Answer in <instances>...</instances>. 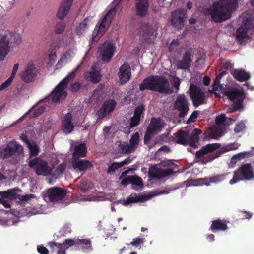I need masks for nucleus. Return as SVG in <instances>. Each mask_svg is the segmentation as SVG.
<instances>
[{
	"instance_id": "09e8293b",
	"label": "nucleus",
	"mask_w": 254,
	"mask_h": 254,
	"mask_svg": "<svg viewBox=\"0 0 254 254\" xmlns=\"http://www.w3.org/2000/svg\"><path fill=\"white\" fill-rule=\"evenodd\" d=\"M161 164L165 167H168L173 169H178V165L170 160L163 161L161 162Z\"/></svg>"
},
{
	"instance_id": "1a4fd4ad",
	"label": "nucleus",
	"mask_w": 254,
	"mask_h": 254,
	"mask_svg": "<svg viewBox=\"0 0 254 254\" xmlns=\"http://www.w3.org/2000/svg\"><path fill=\"white\" fill-rule=\"evenodd\" d=\"M28 165L38 175L46 176L52 174L51 167L46 161L40 157H35L29 160Z\"/></svg>"
},
{
	"instance_id": "2eb2a0df",
	"label": "nucleus",
	"mask_w": 254,
	"mask_h": 254,
	"mask_svg": "<svg viewBox=\"0 0 254 254\" xmlns=\"http://www.w3.org/2000/svg\"><path fill=\"white\" fill-rule=\"evenodd\" d=\"M37 76V70L33 62H29L24 70L20 74V77L25 83H28L34 81Z\"/></svg>"
},
{
	"instance_id": "f03ea898",
	"label": "nucleus",
	"mask_w": 254,
	"mask_h": 254,
	"mask_svg": "<svg viewBox=\"0 0 254 254\" xmlns=\"http://www.w3.org/2000/svg\"><path fill=\"white\" fill-rule=\"evenodd\" d=\"M139 88L141 91L149 90L166 95L172 93L168 79L161 75H150L145 78Z\"/></svg>"
},
{
	"instance_id": "69168bd1",
	"label": "nucleus",
	"mask_w": 254,
	"mask_h": 254,
	"mask_svg": "<svg viewBox=\"0 0 254 254\" xmlns=\"http://www.w3.org/2000/svg\"><path fill=\"white\" fill-rule=\"evenodd\" d=\"M143 242V239L140 238H136L133 239L132 241H131L129 244L138 247L139 246L141 243Z\"/></svg>"
},
{
	"instance_id": "393cba45",
	"label": "nucleus",
	"mask_w": 254,
	"mask_h": 254,
	"mask_svg": "<svg viewBox=\"0 0 254 254\" xmlns=\"http://www.w3.org/2000/svg\"><path fill=\"white\" fill-rule=\"evenodd\" d=\"M191 55L190 51L185 52L182 59L177 61L176 65L178 69H188L190 67L192 60L191 59Z\"/></svg>"
},
{
	"instance_id": "6e6552de",
	"label": "nucleus",
	"mask_w": 254,
	"mask_h": 254,
	"mask_svg": "<svg viewBox=\"0 0 254 254\" xmlns=\"http://www.w3.org/2000/svg\"><path fill=\"white\" fill-rule=\"evenodd\" d=\"M254 179V173L251 163H246L242 165L237 170L234 172V176L229 181L231 185H233L238 182L245 180H250Z\"/></svg>"
},
{
	"instance_id": "603ef678",
	"label": "nucleus",
	"mask_w": 254,
	"mask_h": 254,
	"mask_svg": "<svg viewBox=\"0 0 254 254\" xmlns=\"http://www.w3.org/2000/svg\"><path fill=\"white\" fill-rule=\"evenodd\" d=\"M120 164L119 162H113L110 166H109L107 173H114L116 170L121 168Z\"/></svg>"
},
{
	"instance_id": "412c9836",
	"label": "nucleus",
	"mask_w": 254,
	"mask_h": 254,
	"mask_svg": "<svg viewBox=\"0 0 254 254\" xmlns=\"http://www.w3.org/2000/svg\"><path fill=\"white\" fill-rule=\"evenodd\" d=\"M72 115L68 112L65 114L62 118V130L66 134H68L72 132L74 129V126L72 122Z\"/></svg>"
},
{
	"instance_id": "774afa93",
	"label": "nucleus",
	"mask_w": 254,
	"mask_h": 254,
	"mask_svg": "<svg viewBox=\"0 0 254 254\" xmlns=\"http://www.w3.org/2000/svg\"><path fill=\"white\" fill-rule=\"evenodd\" d=\"M17 190H19V191H21L20 190H19V189H17ZM16 190L15 189H13L12 190H7L8 191V195H9V197H14L15 198H17V197H18V195H19L20 194H17V193L16 192Z\"/></svg>"
},
{
	"instance_id": "c9c22d12",
	"label": "nucleus",
	"mask_w": 254,
	"mask_h": 254,
	"mask_svg": "<svg viewBox=\"0 0 254 254\" xmlns=\"http://www.w3.org/2000/svg\"><path fill=\"white\" fill-rule=\"evenodd\" d=\"M85 78L93 83H97L101 80V76L97 71H90L86 73Z\"/></svg>"
},
{
	"instance_id": "4468645a",
	"label": "nucleus",
	"mask_w": 254,
	"mask_h": 254,
	"mask_svg": "<svg viewBox=\"0 0 254 254\" xmlns=\"http://www.w3.org/2000/svg\"><path fill=\"white\" fill-rule=\"evenodd\" d=\"M253 27L252 21L251 18H247L243 21L239 28L236 31V38L238 41L242 43L249 38L248 32Z\"/></svg>"
},
{
	"instance_id": "a19ab883",
	"label": "nucleus",
	"mask_w": 254,
	"mask_h": 254,
	"mask_svg": "<svg viewBox=\"0 0 254 254\" xmlns=\"http://www.w3.org/2000/svg\"><path fill=\"white\" fill-rule=\"evenodd\" d=\"M145 111V106L143 105L137 106L134 109L133 116L139 118L141 120L144 118V112Z\"/></svg>"
},
{
	"instance_id": "e2e57ef3",
	"label": "nucleus",
	"mask_w": 254,
	"mask_h": 254,
	"mask_svg": "<svg viewBox=\"0 0 254 254\" xmlns=\"http://www.w3.org/2000/svg\"><path fill=\"white\" fill-rule=\"evenodd\" d=\"M197 181L200 184L205 185L206 186H209L210 183H212L211 181V177L209 178H200L198 179Z\"/></svg>"
},
{
	"instance_id": "4be33fe9",
	"label": "nucleus",
	"mask_w": 254,
	"mask_h": 254,
	"mask_svg": "<svg viewBox=\"0 0 254 254\" xmlns=\"http://www.w3.org/2000/svg\"><path fill=\"white\" fill-rule=\"evenodd\" d=\"M221 146V144L220 143H212L209 144L204 146H203L201 149L197 151L195 154L196 157L197 158H201L200 160V162L204 164L202 162V160L204 158L207 157L208 155L206 157H204L205 155H207L209 153H211L214 152L216 149L219 148ZM209 154L210 155H211Z\"/></svg>"
},
{
	"instance_id": "39448f33",
	"label": "nucleus",
	"mask_w": 254,
	"mask_h": 254,
	"mask_svg": "<svg viewBox=\"0 0 254 254\" xmlns=\"http://www.w3.org/2000/svg\"><path fill=\"white\" fill-rule=\"evenodd\" d=\"M22 146L15 140L9 141L5 146L0 147V157L3 159H11L13 164L18 162V158L23 153Z\"/></svg>"
},
{
	"instance_id": "4d7b16f0",
	"label": "nucleus",
	"mask_w": 254,
	"mask_h": 254,
	"mask_svg": "<svg viewBox=\"0 0 254 254\" xmlns=\"http://www.w3.org/2000/svg\"><path fill=\"white\" fill-rule=\"evenodd\" d=\"M226 117L225 114H222L220 115H218L216 117V119H215L216 124L218 126L221 125L223 123H224V122L226 121Z\"/></svg>"
},
{
	"instance_id": "e433bc0d",
	"label": "nucleus",
	"mask_w": 254,
	"mask_h": 254,
	"mask_svg": "<svg viewBox=\"0 0 254 254\" xmlns=\"http://www.w3.org/2000/svg\"><path fill=\"white\" fill-rule=\"evenodd\" d=\"M230 174V173L229 172H228L211 177V183L217 184L227 180V176Z\"/></svg>"
},
{
	"instance_id": "c756f323",
	"label": "nucleus",
	"mask_w": 254,
	"mask_h": 254,
	"mask_svg": "<svg viewBox=\"0 0 254 254\" xmlns=\"http://www.w3.org/2000/svg\"><path fill=\"white\" fill-rule=\"evenodd\" d=\"M163 127V124L160 118H153L151 119L150 124L147 128L151 130L154 133L160 131Z\"/></svg>"
},
{
	"instance_id": "b1692460",
	"label": "nucleus",
	"mask_w": 254,
	"mask_h": 254,
	"mask_svg": "<svg viewBox=\"0 0 254 254\" xmlns=\"http://www.w3.org/2000/svg\"><path fill=\"white\" fill-rule=\"evenodd\" d=\"M73 0H63L57 13L59 19H64L68 13Z\"/></svg>"
},
{
	"instance_id": "473e14b6",
	"label": "nucleus",
	"mask_w": 254,
	"mask_h": 254,
	"mask_svg": "<svg viewBox=\"0 0 254 254\" xmlns=\"http://www.w3.org/2000/svg\"><path fill=\"white\" fill-rule=\"evenodd\" d=\"M92 17H86L77 27L76 32L77 35H81L89 28V24L91 22Z\"/></svg>"
},
{
	"instance_id": "8fccbe9b",
	"label": "nucleus",
	"mask_w": 254,
	"mask_h": 254,
	"mask_svg": "<svg viewBox=\"0 0 254 254\" xmlns=\"http://www.w3.org/2000/svg\"><path fill=\"white\" fill-rule=\"evenodd\" d=\"M35 197V195L33 194H29L24 195H22L20 194L19 195H18L17 199L20 200L21 202H27L31 198H33Z\"/></svg>"
},
{
	"instance_id": "49530a36",
	"label": "nucleus",
	"mask_w": 254,
	"mask_h": 254,
	"mask_svg": "<svg viewBox=\"0 0 254 254\" xmlns=\"http://www.w3.org/2000/svg\"><path fill=\"white\" fill-rule=\"evenodd\" d=\"M30 156H36L39 152V149L36 144L29 145Z\"/></svg>"
},
{
	"instance_id": "f704fd0d",
	"label": "nucleus",
	"mask_w": 254,
	"mask_h": 254,
	"mask_svg": "<svg viewBox=\"0 0 254 254\" xmlns=\"http://www.w3.org/2000/svg\"><path fill=\"white\" fill-rule=\"evenodd\" d=\"M130 184H132V188L134 189H137V188H142L143 186V180L141 177L137 175L130 176Z\"/></svg>"
},
{
	"instance_id": "680f3d73",
	"label": "nucleus",
	"mask_w": 254,
	"mask_h": 254,
	"mask_svg": "<svg viewBox=\"0 0 254 254\" xmlns=\"http://www.w3.org/2000/svg\"><path fill=\"white\" fill-rule=\"evenodd\" d=\"M13 78L9 77L4 83H3L0 86V90H3L7 88L12 83Z\"/></svg>"
},
{
	"instance_id": "864d4df0",
	"label": "nucleus",
	"mask_w": 254,
	"mask_h": 254,
	"mask_svg": "<svg viewBox=\"0 0 254 254\" xmlns=\"http://www.w3.org/2000/svg\"><path fill=\"white\" fill-rule=\"evenodd\" d=\"M141 120L139 118L133 116L130 118V122L129 124V127L130 128H133L137 126L140 123Z\"/></svg>"
},
{
	"instance_id": "de8ad7c7",
	"label": "nucleus",
	"mask_w": 254,
	"mask_h": 254,
	"mask_svg": "<svg viewBox=\"0 0 254 254\" xmlns=\"http://www.w3.org/2000/svg\"><path fill=\"white\" fill-rule=\"evenodd\" d=\"M76 242L77 239H66L64 241V247L66 249H68L69 247L72 246H76Z\"/></svg>"
},
{
	"instance_id": "ddd939ff",
	"label": "nucleus",
	"mask_w": 254,
	"mask_h": 254,
	"mask_svg": "<svg viewBox=\"0 0 254 254\" xmlns=\"http://www.w3.org/2000/svg\"><path fill=\"white\" fill-rule=\"evenodd\" d=\"M117 106V102L114 99H109L104 102L101 107L97 112V120H101L110 116Z\"/></svg>"
},
{
	"instance_id": "c85d7f7f",
	"label": "nucleus",
	"mask_w": 254,
	"mask_h": 254,
	"mask_svg": "<svg viewBox=\"0 0 254 254\" xmlns=\"http://www.w3.org/2000/svg\"><path fill=\"white\" fill-rule=\"evenodd\" d=\"M233 77L240 82L246 81L250 78V74L242 69H235L232 73Z\"/></svg>"
},
{
	"instance_id": "a878e982",
	"label": "nucleus",
	"mask_w": 254,
	"mask_h": 254,
	"mask_svg": "<svg viewBox=\"0 0 254 254\" xmlns=\"http://www.w3.org/2000/svg\"><path fill=\"white\" fill-rule=\"evenodd\" d=\"M73 167L75 169H78L80 171H85L93 167L91 162L87 160L75 158L73 159L72 162Z\"/></svg>"
},
{
	"instance_id": "f257e3e1",
	"label": "nucleus",
	"mask_w": 254,
	"mask_h": 254,
	"mask_svg": "<svg viewBox=\"0 0 254 254\" xmlns=\"http://www.w3.org/2000/svg\"><path fill=\"white\" fill-rule=\"evenodd\" d=\"M237 7V0H224L221 3L215 2L206 13L216 23L222 22L230 19Z\"/></svg>"
},
{
	"instance_id": "aec40b11",
	"label": "nucleus",
	"mask_w": 254,
	"mask_h": 254,
	"mask_svg": "<svg viewBox=\"0 0 254 254\" xmlns=\"http://www.w3.org/2000/svg\"><path fill=\"white\" fill-rule=\"evenodd\" d=\"M186 18V16L183 10H175L171 13V24L176 28L181 29L184 26V22Z\"/></svg>"
},
{
	"instance_id": "0e129e2a",
	"label": "nucleus",
	"mask_w": 254,
	"mask_h": 254,
	"mask_svg": "<svg viewBox=\"0 0 254 254\" xmlns=\"http://www.w3.org/2000/svg\"><path fill=\"white\" fill-rule=\"evenodd\" d=\"M160 172L158 170H149L148 176L150 178H159Z\"/></svg>"
},
{
	"instance_id": "58836bf2",
	"label": "nucleus",
	"mask_w": 254,
	"mask_h": 254,
	"mask_svg": "<svg viewBox=\"0 0 254 254\" xmlns=\"http://www.w3.org/2000/svg\"><path fill=\"white\" fill-rule=\"evenodd\" d=\"M143 198L141 197H137L136 194H131L130 197L127 198L126 200L124 201L123 204L127 206L132 203H137L142 201Z\"/></svg>"
},
{
	"instance_id": "37998d69",
	"label": "nucleus",
	"mask_w": 254,
	"mask_h": 254,
	"mask_svg": "<svg viewBox=\"0 0 254 254\" xmlns=\"http://www.w3.org/2000/svg\"><path fill=\"white\" fill-rule=\"evenodd\" d=\"M252 153L251 152H243L237 154L232 157V160H240L245 157H248L252 156Z\"/></svg>"
},
{
	"instance_id": "72a5a7b5",
	"label": "nucleus",
	"mask_w": 254,
	"mask_h": 254,
	"mask_svg": "<svg viewBox=\"0 0 254 254\" xmlns=\"http://www.w3.org/2000/svg\"><path fill=\"white\" fill-rule=\"evenodd\" d=\"M76 247L79 250L81 249L84 251L86 250H92V245L91 241L89 239H77Z\"/></svg>"
},
{
	"instance_id": "13d9d810",
	"label": "nucleus",
	"mask_w": 254,
	"mask_h": 254,
	"mask_svg": "<svg viewBox=\"0 0 254 254\" xmlns=\"http://www.w3.org/2000/svg\"><path fill=\"white\" fill-rule=\"evenodd\" d=\"M199 114V111H197V110L194 111L192 113V114H191V115L190 116L189 118L188 119L187 123L188 124H189V123L193 122L195 121V120L197 118Z\"/></svg>"
},
{
	"instance_id": "338daca9",
	"label": "nucleus",
	"mask_w": 254,
	"mask_h": 254,
	"mask_svg": "<svg viewBox=\"0 0 254 254\" xmlns=\"http://www.w3.org/2000/svg\"><path fill=\"white\" fill-rule=\"evenodd\" d=\"M45 107L44 106H41L36 110H34L33 116L37 117L41 115V114L45 111Z\"/></svg>"
},
{
	"instance_id": "4c0bfd02",
	"label": "nucleus",
	"mask_w": 254,
	"mask_h": 254,
	"mask_svg": "<svg viewBox=\"0 0 254 254\" xmlns=\"http://www.w3.org/2000/svg\"><path fill=\"white\" fill-rule=\"evenodd\" d=\"M118 148L121 152L123 154L129 153L133 152L135 150V148H132L130 144L128 145L126 142L120 143L118 145Z\"/></svg>"
},
{
	"instance_id": "dca6fc26",
	"label": "nucleus",
	"mask_w": 254,
	"mask_h": 254,
	"mask_svg": "<svg viewBox=\"0 0 254 254\" xmlns=\"http://www.w3.org/2000/svg\"><path fill=\"white\" fill-rule=\"evenodd\" d=\"M240 146V144L237 142L229 144L225 146H223L220 150L217 151L213 154L210 155L207 157L203 159L202 160V162L203 164H206L208 162L212 161L215 159L220 157L223 153L237 149Z\"/></svg>"
},
{
	"instance_id": "7ed1b4c3",
	"label": "nucleus",
	"mask_w": 254,
	"mask_h": 254,
	"mask_svg": "<svg viewBox=\"0 0 254 254\" xmlns=\"http://www.w3.org/2000/svg\"><path fill=\"white\" fill-rule=\"evenodd\" d=\"M117 12L116 8L110 9L105 15L99 19L92 33V40L97 42L108 30L111 26Z\"/></svg>"
},
{
	"instance_id": "a18cd8bd",
	"label": "nucleus",
	"mask_w": 254,
	"mask_h": 254,
	"mask_svg": "<svg viewBox=\"0 0 254 254\" xmlns=\"http://www.w3.org/2000/svg\"><path fill=\"white\" fill-rule=\"evenodd\" d=\"M246 128V127L245 123L241 121L236 125L234 131L235 133H239L245 130Z\"/></svg>"
},
{
	"instance_id": "6ab92c4d",
	"label": "nucleus",
	"mask_w": 254,
	"mask_h": 254,
	"mask_svg": "<svg viewBox=\"0 0 254 254\" xmlns=\"http://www.w3.org/2000/svg\"><path fill=\"white\" fill-rule=\"evenodd\" d=\"M118 75L120 84L123 85L127 83L131 78V69L127 63H124L119 68Z\"/></svg>"
},
{
	"instance_id": "79ce46f5",
	"label": "nucleus",
	"mask_w": 254,
	"mask_h": 254,
	"mask_svg": "<svg viewBox=\"0 0 254 254\" xmlns=\"http://www.w3.org/2000/svg\"><path fill=\"white\" fill-rule=\"evenodd\" d=\"M91 184L87 180H83L80 181L79 188L82 192H85L91 188Z\"/></svg>"
},
{
	"instance_id": "c03bdc74",
	"label": "nucleus",
	"mask_w": 254,
	"mask_h": 254,
	"mask_svg": "<svg viewBox=\"0 0 254 254\" xmlns=\"http://www.w3.org/2000/svg\"><path fill=\"white\" fill-rule=\"evenodd\" d=\"M139 140V134L138 132H135L131 137L129 142L130 145L134 148V147L138 144Z\"/></svg>"
},
{
	"instance_id": "f8f14e48",
	"label": "nucleus",
	"mask_w": 254,
	"mask_h": 254,
	"mask_svg": "<svg viewBox=\"0 0 254 254\" xmlns=\"http://www.w3.org/2000/svg\"><path fill=\"white\" fill-rule=\"evenodd\" d=\"M174 109L179 112L178 116L180 118H184L187 115L189 110V103L184 94H179L177 96L174 104Z\"/></svg>"
},
{
	"instance_id": "bf43d9fd",
	"label": "nucleus",
	"mask_w": 254,
	"mask_h": 254,
	"mask_svg": "<svg viewBox=\"0 0 254 254\" xmlns=\"http://www.w3.org/2000/svg\"><path fill=\"white\" fill-rule=\"evenodd\" d=\"M81 87V84L79 82H77L71 84L69 87V89L71 91L73 92H76L80 89Z\"/></svg>"
},
{
	"instance_id": "ea45409f",
	"label": "nucleus",
	"mask_w": 254,
	"mask_h": 254,
	"mask_svg": "<svg viewBox=\"0 0 254 254\" xmlns=\"http://www.w3.org/2000/svg\"><path fill=\"white\" fill-rule=\"evenodd\" d=\"M65 28V23L64 21H60L55 25L54 32L56 34H61L64 33Z\"/></svg>"
},
{
	"instance_id": "f3484780",
	"label": "nucleus",
	"mask_w": 254,
	"mask_h": 254,
	"mask_svg": "<svg viewBox=\"0 0 254 254\" xmlns=\"http://www.w3.org/2000/svg\"><path fill=\"white\" fill-rule=\"evenodd\" d=\"M100 48L102 60L107 63L110 62L114 55L115 46L112 43L106 41L102 45Z\"/></svg>"
},
{
	"instance_id": "7c9ffc66",
	"label": "nucleus",
	"mask_w": 254,
	"mask_h": 254,
	"mask_svg": "<svg viewBox=\"0 0 254 254\" xmlns=\"http://www.w3.org/2000/svg\"><path fill=\"white\" fill-rule=\"evenodd\" d=\"M87 154V148L84 143H81L77 145L73 153V159L75 158H79L80 157H84Z\"/></svg>"
},
{
	"instance_id": "bb28decb",
	"label": "nucleus",
	"mask_w": 254,
	"mask_h": 254,
	"mask_svg": "<svg viewBox=\"0 0 254 254\" xmlns=\"http://www.w3.org/2000/svg\"><path fill=\"white\" fill-rule=\"evenodd\" d=\"M227 221L225 220L220 219L213 220L210 227V230L213 232H216L218 231H225L228 228Z\"/></svg>"
},
{
	"instance_id": "423d86ee",
	"label": "nucleus",
	"mask_w": 254,
	"mask_h": 254,
	"mask_svg": "<svg viewBox=\"0 0 254 254\" xmlns=\"http://www.w3.org/2000/svg\"><path fill=\"white\" fill-rule=\"evenodd\" d=\"M21 38L19 34L7 32L0 38V61L3 60L9 51V44H19Z\"/></svg>"
},
{
	"instance_id": "3c124183",
	"label": "nucleus",
	"mask_w": 254,
	"mask_h": 254,
	"mask_svg": "<svg viewBox=\"0 0 254 254\" xmlns=\"http://www.w3.org/2000/svg\"><path fill=\"white\" fill-rule=\"evenodd\" d=\"M220 80L217 77L215 78L213 84L212 90L213 91H221L223 88V85L220 84Z\"/></svg>"
},
{
	"instance_id": "0eeeda50",
	"label": "nucleus",
	"mask_w": 254,
	"mask_h": 254,
	"mask_svg": "<svg viewBox=\"0 0 254 254\" xmlns=\"http://www.w3.org/2000/svg\"><path fill=\"white\" fill-rule=\"evenodd\" d=\"M225 95L233 102L232 107L230 108L231 112L240 111L243 109V101L245 98L243 91L237 88H232L228 90Z\"/></svg>"
},
{
	"instance_id": "5fc2aeb1",
	"label": "nucleus",
	"mask_w": 254,
	"mask_h": 254,
	"mask_svg": "<svg viewBox=\"0 0 254 254\" xmlns=\"http://www.w3.org/2000/svg\"><path fill=\"white\" fill-rule=\"evenodd\" d=\"M66 167V164L65 163L60 164L55 170V175H60L65 170Z\"/></svg>"
},
{
	"instance_id": "052dcab7",
	"label": "nucleus",
	"mask_w": 254,
	"mask_h": 254,
	"mask_svg": "<svg viewBox=\"0 0 254 254\" xmlns=\"http://www.w3.org/2000/svg\"><path fill=\"white\" fill-rule=\"evenodd\" d=\"M49 63L53 64L57 59V55L56 51L54 50H52L51 52L49 54Z\"/></svg>"
},
{
	"instance_id": "9d476101",
	"label": "nucleus",
	"mask_w": 254,
	"mask_h": 254,
	"mask_svg": "<svg viewBox=\"0 0 254 254\" xmlns=\"http://www.w3.org/2000/svg\"><path fill=\"white\" fill-rule=\"evenodd\" d=\"M189 91L190 99L194 107H197L206 103L207 97L205 93L200 87L191 84L190 86Z\"/></svg>"
},
{
	"instance_id": "9b49d317",
	"label": "nucleus",
	"mask_w": 254,
	"mask_h": 254,
	"mask_svg": "<svg viewBox=\"0 0 254 254\" xmlns=\"http://www.w3.org/2000/svg\"><path fill=\"white\" fill-rule=\"evenodd\" d=\"M138 35L142 40L151 43L156 37L157 33L148 23H141L138 28Z\"/></svg>"
},
{
	"instance_id": "a211bd4d",
	"label": "nucleus",
	"mask_w": 254,
	"mask_h": 254,
	"mask_svg": "<svg viewBox=\"0 0 254 254\" xmlns=\"http://www.w3.org/2000/svg\"><path fill=\"white\" fill-rule=\"evenodd\" d=\"M49 200L51 202L62 200L66 195V190L61 188L55 187L47 190Z\"/></svg>"
},
{
	"instance_id": "20e7f679",
	"label": "nucleus",
	"mask_w": 254,
	"mask_h": 254,
	"mask_svg": "<svg viewBox=\"0 0 254 254\" xmlns=\"http://www.w3.org/2000/svg\"><path fill=\"white\" fill-rule=\"evenodd\" d=\"M76 71L77 69L74 70L64 78L56 86L51 93L44 99V102H48L51 99L52 102L57 103L60 100L65 99L67 95V92L65 90L69 81L75 77Z\"/></svg>"
},
{
	"instance_id": "2f4dec72",
	"label": "nucleus",
	"mask_w": 254,
	"mask_h": 254,
	"mask_svg": "<svg viewBox=\"0 0 254 254\" xmlns=\"http://www.w3.org/2000/svg\"><path fill=\"white\" fill-rule=\"evenodd\" d=\"M202 133L201 130L195 128L192 132L191 135L189 137V145L193 147H196L197 143L199 140V135Z\"/></svg>"
},
{
	"instance_id": "5701e85b",
	"label": "nucleus",
	"mask_w": 254,
	"mask_h": 254,
	"mask_svg": "<svg viewBox=\"0 0 254 254\" xmlns=\"http://www.w3.org/2000/svg\"><path fill=\"white\" fill-rule=\"evenodd\" d=\"M135 10L137 16L143 18L146 16L149 6V0H135Z\"/></svg>"
},
{
	"instance_id": "6e6d98bb",
	"label": "nucleus",
	"mask_w": 254,
	"mask_h": 254,
	"mask_svg": "<svg viewBox=\"0 0 254 254\" xmlns=\"http://www.w3.org/2000/svg\"><path fill=\"white\" fill-rule=\"evenodd\" d=\"M153 132H152L151 130L149 129L148 128L147 129V130L145 132V135H144V143L145 144H147L149 141L152 136V135L154 134Z\"/></svg>"
},
{
	"instance_id": "cd10ccee",
	"label": "nucleus",
	"mask_w": 254,
	"mask_h": 254,
	"mask_svg": "<svg viewBox=\"0 0 254 254\" xmlns=\"http://www.w3.org/2000/svg\"><path fill=\"white\" fill-rule=\"evenodd\" d=\"M189 133L188 131L179 130L177 132V135L175 138V142L179 144L183 145H189Z\"/></svg>"
}]
</instances>
